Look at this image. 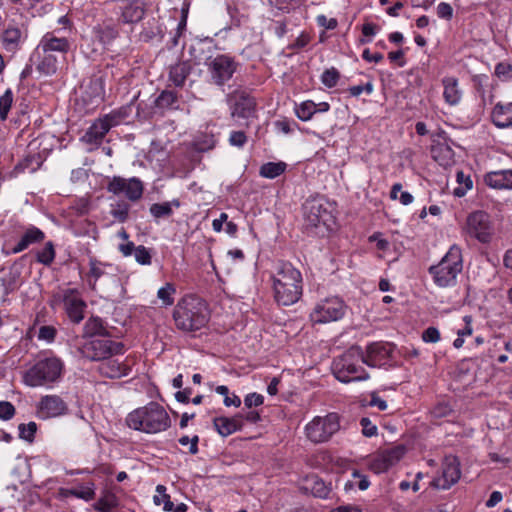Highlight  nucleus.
I'll list each match as a JSON object with an SVG mask.
<instances>
[{
    "mask_svg": "<svg viewBox=\"0 0 512 512\" xmlns=\"http://www.w3.org/2000/svg\"><path fill=\"white\" fill-rule=\"evenodd\" d=\"M422 339L428 343H436L440 339V333L435 327H429L423 332Z\"/></svg>",
    "mask_w": 512,
    "mask_h": 512,
    "instance_id": "e2e57ef3",
    "label": "nucleus"
},
{
    "mask_svg": "<svg viewBox=\"0 0 512 512\" xmlns=\"http://www.w3.org/2000/svg\"><path fill=\"white\" fill-rule=\"evenodd\" d=\"M311 482L313 483L311 491L314 496L319 498H326L329 495L330 490L322 480L318 479L317 477H313L311 478Z\"/></svg>",
    "mask_w": 512,
    "mask_h": 512,
    "instance_id": "3c124183",
    "label": "nucleus"
},
{
    "mask_svg": "<svg viewBox=\"0 0 512 512\" xmlns=\"http://www.w3.org/2000/svg\"><path fill=\"white\" fill-rule=\"evenodd\" d=\"M150 213L155 218H163V217L171 216L173 211H172L170 203L163 202V203L152 204L150 206Z\"/></svg>",
    "mask_w": 512,
    "mask_h": 512,
    "instance_id": "a18cd8bd",
    "label": "nucleus"
},
{
    "mask_svg": "<svg viewBox=\"0 0 512 512\" xmlns=\"http://www.w3.org/2000/svg\"><path fill=\"white\" fill-rule=\"evenodd\" d=\"M360 425L362 427V433L367 437H372L377 434V426L371 422V420L367 417H363L360 420Z\"/></svg>",
    "mask_w": 512,
    "mask_h": 512,
    "instance_id": "13d9d810",
    "label": "nucleus"
},
{
    "mask_svg": "<svg viewBox=\"0 0 512 512\" xmlns=\"http://www.w3.org/2000/svg\"><path fill=\"white\" fill-rule=\"evenodd\" d=\"M247 142V137L243 131H233L229 137V143L232 146L243 147Z\"/></svg>",
    "mask_w": 512,
    "mask_h": 512,
    "instance_id": "bf43d9fd",
    "label": "nucleus"
},
{
    "mask_svg": "<svg viewBox=\"0 0 512 512\" xmlns=\"http://www.w3.org/2000/svg\"><path fill=\"white\" fill-rule=\"evenodd\" d=\"M364 352L358 346H353L333 361L332 369L335 377L344 383L363 381L369 374L363 368Z\"/></svg>",
    "mask_w": 512,
    "mask_h": 512,
    "instance_id": "39448f33",
    "label": "nucleus"
},
{
    "mask_svg": "<svg viewBox=\"0 0 512 512\" xmlns=\"http://www.w3.org/2000/svg\"><path fill=\"white\" fill-rule=\"evenodd\" d=\"M317 23L319 26L329 30H333L337 27V20L335 18H327L325 15L317 16Z\"/></svg>",
    "mask_w": 512,
    "mask_h": 512,
    "instance_id": "69168bd1",
    "label": "nucleus"
},
{
    "mask_svg": "<svg viewBox=\"0 0 512 512\" xmlns=\"http://www.w3.org/2000/svg\"><path fill=\"white\" fill-rule=\"evenodd\" d=\"M393 351L394 345L391 343H372L367 346L366 352L364 353L365 364L370 367L384 366L390 360Z\"/></svg>",
    "mask_w": 512,
    "mask_h": 512,
    "instance_id": "f3484780",
    "label": "nucleus"
},
{
    "mask_svg": "<svg viewBox=\"0 0 512 512\" xmlns=\"http://www.w3.org/2000/svg\"><path fill=\"white\" fill-rule=\"evenodd\" d=\"M21 30L14 26L7 27L2 35V41L7 50H15L21 41Z\"/></svg>",
    "mask_w": 512,
    "mask_h": 512,
    "instance_id": "c756f323",
    "label": "nucleus"
},
{
    "mask_svg": "<svg viewBox=\"0 0 512 512\" xmlns=\"http://www.w3.org/2000/svg\"><path fill=\"white\" fill-rule=\"evenodd\" d=\"M63 363L56 357L38 360L23 376V382L30 387L45 386L58 381L62 375Z\"/></svg>",
    "mask_w": 512,
    "mask_h": 512,
    "instance_id": "423d86ee",
    "label": "nucleus"
},
{
    "mask_svg": "<svg viewBox=\"0 0 512 512\" xmlns=\"http://www.w3.org/2000/svg\"><path fill=\"white\" fill-rule=\"evenodd\" d=\"M45 238V234L37 227H31L26 230V232L21 237L20 241L13 248L14 253H19L27 249L30 245L34 243H39L43 241Z\"/></svg>",
    "mask_w": 512,
    "mask_h": 512,
    "instance_id": "393cba45",
    "label": "nucleus"
},
{
    "mask_svg": "<svg viewBox=\"0 0 512 512\" xmlns=\"http://www.w3.org/2000/svg\"><path fill=\"white\" fill-rule=\"evenodd\" d=\"M19 437L28 442H33L35 433L37 431V424L35 422H29L28 424H20L18 427Z\"/></svg>",
    "mask_w": 512,
    "mask_h": 512,
    "instance_id": "09e8293b",
    "label": "nucleus"
},
{
    "mask_svg": "<svg viewBox=\"0 0 512 512\" xmlns=\"http://www.w3.org/2000/svg\"><path fill=\"white\" fill-rule=\"evenodd\" d=\"M135 260L141 264V265H150L151 264V253L149 249H147L145 246H137L135 248Z\"/></svg>",
    "mask_w": 512,
    "mask_h": 512,
    "instance_id": "864d4df0",
    "label": "nucleus"
},
{
    "mask_svg": "<svg viewBox=\"0 0 512 512\" xmlns=\"http://www.w3.org/2000/svg\"><path fill=\"white\" fill-rule=\"evenodd\" d=\"M89 266H90V270H89V274L88 276L91 277L94 282H93V287L95 286V283L96 281L105 274V264H103L102 262L98 261L97 259L95 258H91L90 261H89Z\"/></svg>",
    "mask_w": 512,
    "mask_h": 512,
    "instance_id": "de8ad7c7",
    "label": "nucleus"
},
{
    "mask_svg": "<svg viewBox=\"0 0 512 512\" xmlns=\"http://www.w3.org/2000/svg\"><path fill=\"white\" fill-rule=\"evenodd\" d=\"M56 335V330L51 326H42L39 330V339L46 341H53Z\"/></svg>",
    "mask_w": 512,
    "mask_h": 512,
    "instance_id": "774afa93",
    "label": "nucleus"
},
{
    "mask_svg": "<svg viewBox=\"0 0 512 512\" xmlns=\"http://www.w3.org/2000/svg\"><path fill=\"white\" fill-rule=\"evenodd\" d=\"M54 258L55 250L52 242H47L45 246L37 253V261L47 266L54 261Z\"/></svg>",
    "mask_w": 512,
    "mask_h": 512,
    "instance_id": "a19ab883",
    "label": "nucleus"
},
{
    "mask_svg": "<svg viewBox=\"0 0 512 512\" xmlns=\"http://www.w3.org/2000/svg\"><path fill=\"white\" fill-rule=\"evenodd\" d=\"M97 37L103 43H110L119 35L118 24L112 20L104 21L96 28Z\"/></svg>",
    "mask_w": 512,
    "mask_h": 512,
    "instance_id": "cd10ccee",
    "label": "nucleus"
},
{
    "mask_svg": "<svg viewBox=\"0 0 512 512\" xmlns=\"http://www.w3.org/2000/svg\"><path fill=\"white\" fill-rule=\"evenodd\" d=\"M124 345L107 337L87 340L80 348L81 354L91 361H104L123 353Z\"/></svg>",
    "mask_w": 512,
    "mask_h": 512,
    "instance_id": "6e6552de",
    "label": "nucleus"
},
{
    "mask_svg": "<svg viewBox=\"0 0 512 512\" xmlns=\"http://www.w3.org/2000/svg\"><path fill=\"white\" fill-rule=\"evenodd\" d=\"M493 123L499 128L512 127V103L496 104L492 110Z\"/></svg>",
    "mask_w": 512,
    "mask_h": 512,
    "instance_id": "b1692460",
    "label": "nucleus"
},
{
    "mask_svg": "<svg viewBox=\"0 0 512 512\" xmlns=\"http://www.w3.org/2000/svg\"><path fill=\"white\" fill-rule=\"evenodd\" d=\"M346 312V305L339 297H327L317 302L310 313L313 323L324 324L341 319Z\"/></svg>",
    "mask_w": 512,
    "mask_h": 512,
    "instance_id": "9d476101",
    "label": "nucleus"
},
{
    "mask_svg": "<svg viewBox=\"0 0 512 512\" xmlns=\"http://www.w3.org/2000/svg\"><path fill=\"white\" fill-rule=\"evenodd\" d=\"M128 211L126 204H118L116 208L111 210V215L120 222H125L128 218Z\"/></svg>",
    "mask_w": 512,
    "mask_h": 512,
    "instance_id": "680f3d73",
    "label": "nucleus"
},
{
    "mask_svg": "<svg viewBox=\"0 0 512 512\" xmlns=\"http://www.w3.org/2000/svg\"><path fill=\"white\" fill-rule=\"evenodd\" d=\"M340 428L339 416L336 413H329L324 417L317 416L310 421L305 432L307 438L313 443L328 441Z\"/></svg>",
    "mask_w": 512,
    "mask_h": 512,
    "instance_id": "1a4fd4ad",
    "label": "nucleus"
},
{
    "mask_svg": "<svg viewBox=\"0 0 512 512\" xmlns=\"http://www.w3.org/2000/svg\"><path fill=\"white\" fill-rule=\"evenodd\" d=\"M191 73V65L188 62H179L170 68L169 80L177 87L184 85Z\"/></svg>",
    "mask_w": 512,
    "mask_h": 512,
    "instance_id": "bb28decb",
    "label": "nucleus"
},
{
    "mask_svg": "<svg viewBox=\"0 0 512 512\" xmlns=\"http://www.w3.org/2000/svg\"><path fill=\"white\" fill-rule=\"evenodd\" d=\"M466 228L469 235L481 243H489L493 235V226L487 212L477 210L467 216Z\"/></svg>",
    "mask_w": 512,
    "mask_h": 512,
    "instance_id": "9b49d317",
    "label": "nucleus"
},
{
    "mask_svg": "<svg viewBox=\"0 0 512 512\" xmlns=\"http://www.w3.org/2000/svg\"><path fill=\"white\" fill-rule=\"evenodd\" d=\"M448 259V253H446L440 263L435 266H431L429 272L432 274L434 282L440 287H446L448 285V267L445 263Z\"/></svg>",
    "mask_w": 512,
    "mask_h": 512,
    "instance_id": "c85d7f7f",
    "label": "nucleus"
},
{
    "mask_svg": "<svg viewBox=\"0 0 512 512\" xmlns=\"http://www.w3.org/2000/svg\"><path fill=\"white\" fill-rule=\"evenodd\" d=\"M311 40L309 34L302 32L296 40L289 46L290 49L304 48Z\"/></svg>",
    "mask_w": 512,
    "mask_h": 512,
    "instance_id": "338daca9",
    "label": "nucleus"
},
{
    "mask_svg": "<svg viewBox=\"0 0 512 512\" xmlns=\"http://www.w3.org/2000/svg\"><path fill=\"white\" fill-rule=\"evenodd\" d=\"M156 492L157 494L154 496V503L156 505H163V509L169 512H186L187 506L184 503H181L174 508V504L170 500V496L166 494L165 486L158 485L156 487Z\"/></svg>",
    "mask_w": 512,
    "mask_h": 512,
    "instance_id": "a878e982",
    "label": "nucleus"
},
{
    "mask_svg": "<svg viewBox=\"0 0 512 512\" xmlns=\"http://www.w3.org/2000/svg\"><path fill=\"white\" fill-rule=\"evenodd\" d=\"M198 442H199V437L197 435H195L191 438L189 436H182L179 439V443L182 446L189 445V452L193 455L198 452Z\"/></svg>",
    "mask_w": 512,
    "mask_h": 512,
    "instance_id": "4d7b16f0",
    "label": "nucleus"
},
{
    "mask_svg": "<svg viewBox=\"0 0 512 512\" xmlns=\"http://www.w3.org/2000/svg\"><path fill=\"white\" fill-rule=\"evenodd\" d=\"M69 49L70 42L66 35L61 34L60 29H55L44 34L37 46L38 53L42 52L53 54L55 52L62 56H65Z\"/></svg>",
    "mask_w": 512,
    "mask_h": 512,
    "instance_id": "2eb2a0df",
    "label": "nucleus"
},
{
    "mask_svg": "<svg viewBox=\"0 0 512 512\" xmlns=\"http://www.w3.org/2000/svg\"><path fill=\"white\" fill-rule=\"evenodd\" d=\"M173 318L178 329L191 332L203 328L209 319L204 301L195 296L182 298L174 308Z\"/></svg>",
    "mask_w": 512,
    "mask_h": 512,
    "instance_id": "7ed1b4c3",
    "label": "nucleus"
},
{
    "mask_svg": "<svg viewBox=\"0 0 512 512\" xmlns=\"http://www.w3.org/2000/svg\"><path fill=\"white\" fill-rule=\"evenodd\" d=\"M178 101V95L169 90L162 91L156 99V106L161 109H172Z\"/></svg>",
    "mask_w": 512,
    "mask_h": 512,
    "instance_id": "4c0bfd02",
    "label": "nucleus"
},
{
    "mask_svg": "<svg viewBox=\"0 0 512 512\" xmlns=\"http://www.w3.org/2000/svg\"><path fill=\"white\" fill-rule=\"evenodd\" d=\"M461 477L460 462L457 457L450 460V486L455 484Z\"/></svg>",
    "mask_w": 512,
    "mask_h": 512,
    "instance_id": "6e6d98bb",
    "label": "nucleus"
},
{
    "mask_svg": "<svg viewBox=\"0 0 512 512\" xmlns=\"http://www.w3.org/2000/svg\"><path fill=\"white\" fill-rule=\"evenodd\" d=\"M487 186L497 190H512V170H498L488 172L484 176Z\"/></svg>",
    "mask_w": 512,
    "mask_h": 512,
    "instance_id": "aec40b11",
    "label": "nucleus"
},
{
    "mask_svg": "<svg viewBox=\"0 0 512 512\" xmlns=\"http://www.w3.org/2000/svg\"><path fill=\"white\" fill-rule=\"evenodd\" d=\"M317 112V105L313 101H304L296 108V115L302 121H308Z\"/></svg>",
    "mask_w": 512,
    "mask_h": 512,
    "instance_id": "58836bf2",
    "label": "nucleus"
},
{
    "mask_svg": "<svg viewBox=\"0 0 512 512\" xmlns=\"http://www.w3.org/2000/svg\"><path fill=\"white\" fill-rule=\"evenodd\" d=\"M176 290L173 284L167 283L165 286L161 287L158 292L157 296L162 301L164 305H172L174 302L173 295L175 294Z\"/></svg>",
    "mask_w": 512,
    "mask_h": 512,
    "instance_id": "c03bdc74",
    "label": "nucleus"
},
{
    "mask_svg": "<svg viewBox=\"0 0 512 512\" xmlns=\"http://www.w3.org/2000/svg\"><path fill=\"white\" fill-rule=\"evenodd\" d=\"M118 505V499L115 494L109 491H104L100 499L95 504V509L99 512H109L112 508Z\"/></svg>",
    "mask_w": 512,
    "mask_h": 512,
    "instance_id": "c9c22d12",
    "label": "nucleus"
},
{
    "mask_svg": "<svg viewBox=\"0 0 512 512\" xmlns=\"http://www.w3.org/2000/svg\"><path fill=\"white\" fill-rule=\"evenodd\" d=\"M215 139L213 135H201L198 136L194 141V146L198 151L204 152L214 148Z\"/></svg>",
    "mask_w": 512,
    "mask_h": 512,
    "instance_id": "49530a36",
    "label": "nucleus"
},
{
    "mask_svg": "<svg viewBox=\"0 0 512 512\" xmlns=\"http://www.w3.org/2000/svg\"><path fill=\"white\" fill-rule=\"evenodd\" d=\"M85 334L89 336H107L108 332L104 327L103 321L98 317H91L84 326Z\"/></svg>",
    "mask_w": 512,
    "mask_h": 512,
    "instance_id": "f704fd0d",
    "label": "nucleus"
},
{
    "mask_svg": "<svg viewBox=\"0 0 512 512\" xmlns=\"http://www.w3.org/2000/svg\"><path fill=\"white\" fill-rule=\"evenodd\" d=\"M95 484L91 481L79 483L72 488H61L59 494L63 498L76 497L84 501H90L95 498Z\"/></svg>",
    "mask_w": 512,
    "mask_h": 512,
    "instance_id": "412c9836",
    "label": "nucleus"
},
{
    "mask_svg": "<svg viewBox=\"0 0 512 512\" xmlns=\"http://www.w3.org/2000/svg\"><path fill=\"white\" fill-rule=\"evenodd\" d=\"M385 457H387L388 462L394 466L398 463L405 454V448L402 445H397L389 449H385L382 451Z\"/></svg>",
    "mask_w": 512,
    "mask_h": 512,
    "instance_id": "37998d69",
    "label": "nucleus"
},
{
    "mask_svg": "<svg viewBox=\"0 0 512 512\" xmlns=\"http://www.w3.org/2000/svg\"><path fill=\"white\" fill-rule=\"evenodd\" d=\"M272 290L279 305L290 306L299 301L303 293L301 272L291 263L279 261L271 275Z\"/></svg>",
    "mask_w": 512,
    "mask_h": 512,
    "instance_id": "f257e3e1",
    "label": "nucleus"
},
{
    "mask_svg": "<svg viewBox=\"0 0 512 512\" xmlns=\"http://www.w3.org/2000/svg\"><path fill=\"white\" fill-rule=\"evenodd\" d=\"M205 66L211 83L223 86L233 77L239 63L228 54H217L209 56L205 61Z\"/></svg>",
    "mask_w": 512,
    "mask_h": 512,
    "instance_id": "0eeeda50",
    "label": "nucleus"
},
{
    "mask_svg": "<svg viewBox=\"0 0 512 512\" xmlns=\"http://www.w3.org/2000/svg\"><path fill=\"white\" fill-rule=\"evenodd\" d=\"M147 5L144 0H131L121 7L119 22L133 25L140 22L146 13Z\"/></svg>",
    "mask_w": 512,
    "mask_h": 512,
    "instance_id": "a211bd4d",
    "label": "nucleus"
},
{
    "mask_svg": "<svg viewBox=\"0 0 512 512\" xmlns=\"http://www.w3.org/2000/svg\"><path fill=\"white\" fill-rule=\"evenodd\" d=\"M465 320V327L463 329H459L457 334L458 338L454 340L453 345L455 348H460L463 345L464 336H470L472 334V327H471V318L468 316L464 317Z\"/></svg>",
    "mask_w": 512,
    "mask_h": 512,
    "instance_id": "603ef678",
    "label": "nucleus"
},
{
    "mask_svg": "<svg viewBox=\"0 0 512 512\" xmlns=\"http://www.w3.org/2000/svg\"><path fill=\"white\" fill-rule=\"evenodd\" d=\"M117 124V116L107 114L93 122L83 135L82 140L87 144H100L108 131Z\"/></svg>",
    "mask_w": 512,
    "mask_h": 512,
    "instance_id": "dca6fc26",
    "label": "nucleus"
},
{
    "mask_svg": "<svg viewBox=\"0 0 512 512\" xmlns=\"http://www.w3.org/2000/svg\"><path fill=\"white\" fill-rule=\"evenodd\" d=\"M457 187L453 190L455 197H463L466 193L473 188V181L470 174H465L463 171H457L456 173Z\"/></svg>",
    "mask_w": 512,
    "mask_h": 512,
    "instance_id": "7c9ffc66",
    "label": "nucleus"
},
{
    "mask_svg": "<svg viewBox=\"0 0 512 512\" xmlns=\"http://www.w3.org/2000/svg\"><path fill=\"white\" fill-rule=\"evenodd\" d=\"M42 165V157L40 154H31L27 155L22 161H20L16 166L15 170L17 172H35Z\"/></svg>",
    "mask_w": 512,
    "mask_h": 512,
    "instance_id": "473e14b6",
    "label": "nucleus"
},
{
    "mask_svg": "<svg viewBox=\"0 0 512 512\" xmlns=\"http://www.w3.org/2000/svg\"><path fill=\"white\" fill-rule=\"evenodd\" d=\"M392 465L388 462L383 452H379L369 463V468L376 474L386 472Z\"/></svg>",
    "mask_w": 512,
    "mask_h": 512,
    "instance_id": "ea45409f",
    "label": "nucleus"
},
{
    "mask_svg": "<svg viewBox=\"0 0 512 512\" xmlns=\"http://www.w3.org/2000/svg\"><path fill=\"white\" fill-rule=\"evenodd\" d=\"M256 102L254 98L245 93H241L232 110V116L240 118H250L254 116Z\"/></svg>",
    "mask_w": 512,
    "mask_h": 512,
    "instance_id": "5701e85b",
    "label": "nucleus"
},
{
    "mask_svg": "<svg viewBox=\"0 0 512 512\" xmlns=\"http://www.w3.org/2000/svg\"><path fill=\"white\" fill-rule=\"evenodd\" d=\"M264 397L258 393H250L244 398V405L247 408L257 407L262 405Z\"/></svg>",
    "mask_w": 512,
    "mask_h": 512,
    "instance_id": "052dcab7",
    "label": "nucleus"
},
{
    "mask_svg": "<svg viewBox=\"0 0 512 512\" xmlns=\"http://www.w3.org/2000/svg\"><path fill=\"white\" fill-rule=\"evenodd\" d=\"M64 303L65 310L71 321L79 323L84 318L85 302L77 289L66 288L60 290L57 295Z\"/></svg>",
    "mask_w": 512,
    "mask_h": 512,
    "instance_id": "ddd939ff",
    "label": "nucleus"
},
{
    "mask_svg": "<svg viewBox=\"0 0 512 512\" xmlns=\"http://www.w3.org/2000/svg\"><path fill=\"white\" fill-rule=\"evenodd\" d=\"M214 427L218 433L224 437L241 430L243 427V417L238 414L234 417H217L213 421Z\"/></svg>",
    "mask_w": 512,
    "mask_h": 512,
    "instance_id": "4be33fe9",
    "label": "nucleus"
},
{
    "mask_svg": "<svg viewBox=\"0 0 512 512\" xmlns=\"http://www.w3.org/2000/svg\"><path fill=\"white\" fill-rule=\"evenodd\" d=\"M107 190L114 195H125V197L136 202L141 199L144 191V185L139 178L132 177L129 179L114 176L107 185Z\"/></svg>",
    "mask_w": 512,
    "mask_h": 512,
    "instance_id": "f8f14e48",
    "label": "nucleus"
},
{
    "mask_svg": "<svg viewBox=\"0 0 512 512\" xmlns=\"http://www.w3.org/2000/svg\"><path fill=\"white\" fill-rule=\"evenodd\" d=\"M13 103V93L10 89L0 97V119L2 121L7 119L8 113Z\"/></svg>",
    "mask_w": 512,
    "mask_h": 512,
    "instance_id": "79ce46f5",
    "label": "nucleus"
},
{
    "mask_svg": "<svg viewBox=\"0 0 512 512\" xmlns=\"http://www.w3.org/2000/svg\"><path fill=\"white\" fill-rule=\"evenodd\" d=\"M42 59L37 64V70L44 75H53L58 69L57 56L50 53H42Z\"/></svg>",
    "mask_w": 512,
    "mask_h": 512,
    "instance_id": "2f4dec72",
    "label": "nucleus"
},
{
    "mask_svg": "<svg viewBox=\"0 0 512 512\" xmlns=\"http://www.w3.org/2000/svg\"><path fill=\"white\" fill-rule=\"evenodd\" d=\"M129 428L145 433H158L170 427V417L163 406L150 402L130 412L126 418Z\"/></svg>",
    "mask_w": 512,
    "mask_h": 512,
    "instance_id": "f03ea898",
    "label": "nucleus"
},
{
    "mask_svg": "<svg viewBox=\"0 0 512 512\" xmlns=\"http://www.w3.org/2000/svg\"><path fill=\"white\" fill-rule=\"evenodd\" d=\"M15 407L11 402L8 401H0V419L2 420H10L15 415Z\"/></svg>",
    "mask_w": 512,
    "mask_h": 512,
    "instance_id": "5fc2aeb1",
    "label": "nucleus"
},
{
    "mask_svg": "<svg viewBox=\"0 0 512 512\" xmlns=\"http://www.w3.org/2000/svg\"><path fill=\"white\" fill-rule=\"evenodd\" d=\"M68 412L67 403L55 394L41 397L36 405V415L39 419H50L60 417Z\"/></svg>",
    "mask_w": 512,
    "mask_h": 512,
    "instance_id": "4468645a",
    "label": "nucleus"
},
{
    "mask_svg": "<svg viewBox=\"0 0 512 512\" xmlns=\"http://www.w3.org/2000/svg\"><path fill=\"white\" fill-rule=\"evenodd\" d=\"M131 368L129 364L124 361H119L118 358L109 357L102 361L98 367L99 373L107 378L115 379L127 376Z\"/></svg>",
    "mask_w": 512,
    "mask_h": 512,
    "instance_id": "6ab92c4d",
    "label": "nucleus"
},
{
    "mask_svg": "<svg viewBox=\"0 0 512 512\" xmlns=\"http://www.w3.org/2000/svg\"><path fill=\"white\" fill-rule=\"evenodd\" d=\"M285 162H268L261 166L260 175L265 178L274 179L286 170Z\"/></svg>",
    "mask_w": 512,
    "mask_h": 512,
    "instance_id": "72a5a7b5",
    "label": "nucleus"
},
{
    "mask_svg": "<svg viewBox=\"0 0 512 512\" xmlns=\"http://www.w3.org/2000/svg\"><path fill=\"white\" fill-rule=\"evenodd\" d=\"M339 78H340V74L337 71V69L330 68L323 72V74L321 76V81L326 87L332 88V87L336 86Z\"/></svg>",
    "mask_w": 512,
    "mask_h": 512,
    "instance_id": "8fccbe9b",
    "label": "nucleus"
},
{
    "mask_svg": "<svg viewBox=\"0 0 512 512\" xmlns=\"http://www.w3.org/2000/svg\"><path fill=\"white\" fill-rule=\"evenodd\" d=\"M304 228L316 230V234L332 229L334 224V206L322 196L308 198L303 206Z\"/></svg>",
    "mask_w": 512,
    "mask_h": 512,
    "instance_id": "20e7f679",
    "label": "nucleus"
},
{
    "mask_svg": "<svg viewBox=\"0 0 512 512\" xmlns=\"http://www.w3.org/2000/svg\"><path fill=\"white\" fill-rule=\"evenodd\" d=\"M495 74L498 77L510 78L512 77V65L508 63H498L495 67Z\"/></svg>",
    "mask_w": 512,
    "mask_h": 512,
    "instance_id": "0e129e2a",
    "label": "nucleus"
},
{
    "mask_svg": "<svg viewBox=\"0 0 512 512\" xmlns=\"http://www.w3.org/2000/svg\"><path fill=\"white\" fill-rule=\"evenodd\" d=\"M462 262L461 249L455 245L450 246V275H452V278L455 277L456 273L462 271Z\"/></svg>",
    "mask_w": 512,
    "mask_h": 512,
    "instance_id": "e433bc0d",
    "label": "nucleus"
}]
</instances>
